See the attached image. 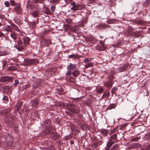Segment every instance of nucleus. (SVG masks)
<instances>
[{
  "label": "nucleus",
  "instance_id": "1",
  "mask_svg": "<svg viewBox=\"0 0 150 150\" xmlns=\"http://www.w3.org/2000/svg\"><path fill=\"white\" fill-rule=\"evenodd\" d=\"M14 121V117L11 115H8L5 118V122L8 126L13 124Z\"/></svg>",
  "mask_w": 150,
  "mask_h": 150
},
{
  "label": "nucleus",
  "instance_id": "2",
  "mask_svg": "<svg viewBox=\"0 0 150 150\" xmlns=\"http://www.w3.org/2000/svg\"><path fill=\"white\" fill-rule=\"evenodd\" d=\"M57 72V70L54 68H49L46 70L45 74L47 76L50 77L53 76Z\"/></svg>",
  "mask_w": 150,
  "mask_h": 150
},
{
  "label": "nucleus",
  "instance_id": "3",
  "mask_svg": "<svg viewBox=\"0 0 150 150\" xmlns=\"http://www.w3.org/2000/svg\"><path fill=\"white\" fill-rule=\"evenodd\" d=\"M67 108L69 110L74 113H78L79 112V110L73 104L69 105Z\"/></svg>",
  "mask_w": 150,
  "mask_h": 150
},
{
  "label": "nucleus",
  "instance_id": "4",
  "mask_svg": "<svg viewBox=\"0 0 150 150\" xmlns=\"http://www.w3.org/2000/svg\"><path fill=\"white\" fill-rule=\"evenodd\" d=\"M35 62L36 61L34 59H25L23 62V64L24 66L33 64H35Z\"/></svg>",
  "mask_w": 150,
  "mask_h": 150
},
{
  "label": "nucleus",
  "instance_id": "5",
  "mask_svg": "<svg viewBox=\"0 0 150 150\" xmlns=\"http://www.w3.org/2000/svg\"><path fill=\"white\" fill-rule=\"evenodd\" d=\"M84 8L85 5L84 4H82L81 5L80 4H76L74 7H71V9L76 11L78 10H82Z\"/></svg>",
  "mask_w": 150,
  "mask_h": 150
},
{
  "label": "nucleus",
  "instance_id": "6",
  "mask_svg": "<svg viewBox=\"0 0 150 150\" xmlns=\"http://www.w3.org/2000/svg\"><path fill=\"white\" fill-rule=\"evenodd\" d=\"M13 79V78L9 76H2L1 77L0 81L4 82L8 81H11Z\"/></svg>",
  "mask_w": 150,
  "mask_h": 150
},
{
  "label": "nucleus",
  "instance_id": "7",
  "mask_svg": "<svg viewBox=\"0 0 150 150\" xmlns=\"http://www.w3.org/2000/svg\"><path fill=\"white\" fill-rule=\"evenodd\" d=\"M76 64L70 63L69 65L67 67V68L68 70H74L76 68Z\"/></svg>",
  "mask_w": 150,
  "mask_h": 150
},
{
  "label": "nucleus",
  "instance_id": "8",
  "mask_svg": "<svg viewBox=\"0 0 150 150\" xmlns=\"http://www.w3.org/2000/svg\"><path fill=\"white\" fill-rule=\"evenodd\" d=\"M32 102V106L33 107V108H36L38 103V100L37 99H35L33 100Z\"/></svg>",
  "mask_w": 150,
  "mask_h": 150
},
{
  "label": "nucleus",
  "instance_id": "9",
  "mask_svg": "<svg viewBox=\"0 0 150 150\" xmlns=\"http://www.w3.org/2000/svg\"><path fill=\"white\" fill-rule=\"evenodd\" d=\"M22 40L23 41L25 45L28 44L30 41L29 38L26 37H23L22 38Z\"/></svg>",
  "mask_w": 150,
  "mask_h": 150
},
{
  "label": "nucleus",
  "instance_id": "10",
  "mask_svg": "<svg viewBox=\"0 0 150 150\" xmlns=\"http://www.w3.org/2000/svg\"><path fill=\"white\" fill-rule=\"evenodd\" d=\"M10 110L9 108L6 109L1 110L0 111V114L3 115H5L8 113L10 112Z\"/></svg>",
  "mask_w": 150,
  "mask_h": 150
},
{
  "label": "nucleus",
  "instance_id": "11",
  "mask_svg": "<svg viewBox=\"0 0 150 150\" xmlns=\"http://www.w3.org/2000/svg\"><path fill=\"white\" fill-rule=\"evenodd\" d=\"M14 10L17 14H19L20 13L21 9L20 8V5L17 4V5L16 7L14 8Z\"/></svg>",
  "mask_w": 150,
  "mask_h": 150
},
{
  "label": "nucleus",
  "instance_id": "12",
  "mask_svg": "<svg viewBox=\"0 0 150 150\" xmlns=\"http://www.w3.org/2000/svg\"><path fill=\"white\" fill-rule=\"evenodd\" d=\"M129 65L128 64H126L120 68V69L121 71H124L126 70L127 67H128Z\"/></svg>",
  "mask_w": 150,
  "mask_h": 150
},
{
  "label": "nucleus",
  "instance_id": "13",
  "mask_svg": "<svg viewBox=\"0 0 150 150\" xmlns=\"http://www.w3.org/2000/svg\"><path fill=\"white\" fill-rule=\"evenodd\" d=\"M30 87V85L29 84H20V87L22 90L26 89Z\"/></svg>",
  "mask_w": 150,
  "mask_h": 150
},
{
  "label": "nucleus",
  "instance_id": "14",
  "mask_svg": "<svg viewBox=\"0 0 150 150\" xmlns=\"http://www.w3.org/2000/svg\"><path fill=\"white\" fill-rule=\"evenodd\" d=\"M109 141L107 144V146L108 147V148L109 149V147L111 146L112 144L114 143V142L112 140L110 139H109Z\"/></svg>",
  "mask_w": 150,
  "mask_h": 150
},
{
  "label": "nucleus",
  "instance_id": "15",
  "mask_svg": "<svg viewBox=\"0 0 150 150\" xmlns=\"http://www.w3.org/2000/svg\"><path fill=\"white\" fill-rule=\"evenodd\" d=\"M116 21V20L114 19H108L107 21V23L108 24H113Z\"/></svg>",
  "mask_w": 150,
  "mask_h": 150
},
{
  "label": "nucleus",
  "instance_id": "16",
  "mask_svg": "<svg viewBox=\"0 0 150 150\" xmlns=\"http://www.w3.org/2000/svg\"><path fill=\"white\" fill-rule=\"evenodd\" d=\"M45 124L47 128L49 127L51 125L50 121L49 120H46L45 122Z\"/></svg>",
  "mask_w": 150,
  "mask_h": 150
},
{
  "label": "nucleus",
  "instance_id": "17",
  "mask_svg": "<svg viewBox=\"0 0 150 150\" xmlns=\"http://www.w3.org/2000/svg\"><path fill=\"white\" fill-rule=\"evenodd\" d=\"M46 132H48V133H54L55 132V129L54 128H50L46 130Z\"/></svg>",
  "mask_w": 150,
  "mask_h": 150
},
{
  "label": "nucleus",
  "instance_id": "18",
  "mask_svg": "<svg viewBox=\"0 0 150 150\" xmlns=\"http://www.w3.org/2000/svg\"><path fill=\"white\" fill-rule=\"evenodd\" d=\"M101 134L104 136H106L108 133V131L107 130H103L101 132Z\"/></svg>",
  "mask_w": 150,
  "mask_h": 150
},
{
  "label": "nucleus",
  "instance_id": "19",
  "mask_svg": "<svg viewBox=\"0 0 150 150\" xmlns=\"http://www.w3.org/2000/svg\"><path fill=\"white\" fill-rule=\"evenodd\" d=\"M4 29L5 30H6L7 31L11 32L12 31V28L9 26H8V25L6 26L5 27Z\"/></svg>",
  "mask_w": 150,
  "mask_h": 150
},
{
  "label": "nucleus",
  "instance_id": "20",
  "mask_svg": "<svg viewBox=\"0 0 150 150\" xmlns=\"http://www.w3.org/2000/svg\"><path fill=\"white\" fill-rule=\"evenodd\" d=\"M79 74V72L77 70H74L73 72V75L74 76H77Z\"/></svg>",
  "mask_w": 150,
  "mask_h": 150
},
{
  "label": "nucleus",
  "instance_id": "21",
  "mask_svg": "<svg viewBox=\"0 0 150 150\" xmlns=\"http://www.w3.org/2000/svg\"><path fill=\"white\" fill-rule=\"evenodd\" d=\"M110 95V93L108 91H106L103 94V98H107L109 97Z\"/></svg>",
  "mask_w": 150,
  "mask_h": 150
},
{
  "label": "nucleus",
  "instance_id": "22",
  "mask_svg": "<svg viewBox=\"0 0 150 150\" xmlns=\"http://www.w3.org/2000/svg\"><path fill=\"white\" fill-rule=\"evenodd\" d=\"M117 135L116 134H114L113 135H111L109 138V139L111 140L115 139L117 138Z\"/></svg>",
  "mask_w": 150,
  "mask_h": 150
},
{
  "label": "nucleus",
  "instance_id": "23",
  "mask_svg": "<svg viewBox=\"0 0 150 150\" xmlns=\"http://www.w3.org/2000/svg\"><path fill=\"white\" fill-rule=\"evenodd\" d=\"M93 66V64L92 63H88L85 65V67L87 69L89 67H92Z\"/></svg>",
  "mask_w": 150,
  "mask_h": 150
},
{
  "label": "nucleus",
  "instance_id": "24",
  "mask_svg": "<svg viewBox=\"0 0 150 150\" xmlns=\"http://www.w3.org/2000/svg\"><path fill=\"white\" fill-rule=\"evenodd\" d=\"M11 37L14 40H16L17 38V35L15 33L12 32L10 35Z\"/></svg>",
  "mask_w": 150,
  "mask_h": 150
},
{
  "label": "nucleus",
  "instance_id": "25",
  "mask_svg": "<svg viewBox=\"0 0 150 150\" xmlns=\"http://www.w3.org/2000/svg\"><path fill=\"white\" fill-rule=\"evenodd\" d=\"M45 150H55V148L54 146H51L49 147L45 148Z\"/></svg>",
  "mask_w": 150,
  "mask_h": 150
},
{
  "label": "nucleus",
  "instance_id": "26",
  "mask_svg": "<svg viewBox=\"0 0 150 150\" xmlns=\"http://www.w3.org/2000/svg\"><path fill=\"white\" fill-rule=\"evenodd\" d=\"M100 48L99 49V51H103L105 50V49H106V47L104 45H103L100 46H100L99 47Z\"/></svg>",
  "mask_w": 150,
  "mask_h": 150
},
{
  "label": "nucleus",
  "instance_id": "27",
  "mask_svg": "<svg viewBox=\"0 0 150 150\" xmlns=\"http://www.w3.org/2000/svg\"><path fill=\"white\" fill-rule=\"evenodd\" d=\"M16 47L19 51H21L23 49V47L22 46L15 45Z\"/></svg>",
  "mask_w": 150,
  "mask_h": 150
},
{
  "label": "nucleus",
  "instance_id": "28",
  "mask_svg": "<svg viewBox=\"0 0 150 150\" xmlns=\"http://www.w3.org/2000/svg\"><path fill=\"white\" fill-rule=\"evenodd\" d=\"M8 97L7 96H4L3 98V100L4 101L3 102L4 103H7L8 101Z\"/></svg>",
  "mask_w": 150,
  "mask_h": 150
},
{
  "label": "nucleus",
  "instance_id": "29",
  "mask_svg": "<svg viewBox=\"0 0 150 150\" xmlns=\"http://www.w3.org/2000/svg\"><path fill=\"white\" fill-rule=\"evenodd\" d=\"M78 56L76 55H75L74 54H72V55H69L68 56V57L69 58H74V59H76L77 58Z\"/></svg>",
  "mask_w": 150,
  "mask_h": 150
},
{
  "label": "nucleus",
  "instance_id": "30",
  "mask_svg": "<svg viewBox=\"0 0 150 150\" xmlns=\"http://www.w3.org/2000/svg\"><path fill=\"white\" fill-rule=\"evenodd\" d=\"M115 107L114 104L110 105H109L107 108L108 110H110L114 108Z\"/></svg>",
  "mask_w": 150,
  "mask_h": 150
},
{
  "label": "nucleus",
  "instance_id": "31",
  "mask_svg": "<svg viewBox=\"0 0 150 150\" xmlns=\"http://www.w3.org/2000/svg\"><path fill=\"white\" fill-rule=\"evenodd\" d=\"M117 89L118 88L117 87H114L113 88L111 91L112 93L113 94L115 93Z\"/></svg>",
  "mask_w": 150,
  "mask_h": 150
},
{
  "label": "nucleus",
  "instance_id": "32",
  "mask_svg": "<svg viewBox=\"0 0 150 150\" xmlns=\"http://www.w3.org/2000/svg\"><path fill=\"white\" fill-rule=\"evenodd\" d=\"M45 13L49 14H51L52 13L50 9L48 8H46L45 10Z\"/></svg>",
  "mask_w": 150,
  "mask_h": 150
},
{
  "label": "nucleus",
  "instance_id": "33",
  "mask_svg": "<svg viewBox=\"0 0 150 150\" xmlns=\"http://www.w3.org/2000/svg\"><path fill=\"white\" fill-rule=\"evenodd\" d=\"M116 129L115 128L112 129L110 131V135H111L115 133L116 132Z\"/></svg>",
  "mask_w": 150,
  "mask_h": 150
},
{
  "label": "nucleus",
  "instance_id": "34",
  "mask_svg": "<svg viewBox=\"0 0 150 150\" xmlns=\"http://www.w3.org/2000/svg\"><path fill=\"white\" fill-rule=\"evenodd\" d=\"M59 1V0H51L50 2L55 4H57Z\"/></svg>",
  "mask_w": 150,
  "mask_h": 150
},
{
  "label": "nucleus",
  "instance_id": "35",
  "mask_svg": "<svg viewBox=\"0 0 150 150\" xmlns=\"http://www.w3.org/2000/svg\"><path fill=\"white\" fill-rule=\"evenodd\" d=\"M4 4L5 6L7 7H9L10 6V3L8 1H6L4 2Z\"/></svg>",
  "mask_w": 150,
  "mask_h": 150
},
{
  "label": "nucleus",
  "instance_id": "36",
  "mask_svg": "<svg viewBox=\"0 0 150 150\" xmlns=\"http://www.w3.org/2000/svg\"><path fill=\"white\" fill-rule=\"evenodd\" d=\"M55 6H54V5H52L51 6L50 9L52 11L53 13L54 11H55Z\"/></svg>",
  "mask_w": 150,
  "mask_h": 150
},
{
  "label": "nucleus",
  "instance_id": "37",
  "mask_svg": "<svg viewBox=\"0 0 150 150\" xmlns=\"http://www.w3.org/2000/svg\"><path fill=\"white\" fill-rule=\"evenodd\" d=\"M32 15L34 17H37L38 16V13L37 12L35 11L33 12L32 13Z\"/></svg>",
  "mask_w": 150,
  "mask_h": 150
},
{
  "label": "nucleus",
  "instance_id": "38",
  "mask_svg": "<svg viewBox=\"0 0 150 150\" xmlns=\"http://www.w3.org/2000/svg\"><path fill=\"white\" fill-rule=\"evenodd\" d=\"M8 69L11 71H13L16 69V68L14 67H8Z\"/></svg>",
  "mask_w": 150,
  "mask_h": 150
},
{
  "label": "nucleus",
  "instance_id": "39",
  "mask_svg": "<svg viewBox=\"0 0 150 150\" xmlns=\"http://www.w3.org/2000/svg\"><path fill=\"white\" fill-rule=\"evenodd\" d=\"M139 139V137H136L133 138L132 139V140L134 141H138Z\"/></svg>",
  "mask_w": 150,
  "mask_h": 150
},
{
  "label": "nucleus",
  "instance_id": "40",
  "mask_svg": "<svg viewBox=\"0 0 150 150\" xmlns=\"http://www.w3.org/2000/svg\"><path fill=\"white\" fill-rule=\"evenodd\" d=\"M103 89L102 88H100L98 90V92L99 93H100L103 92Z\"/></svg>",
  "mask_w": 150,
  "mask_h": 150
},
{
  "label": "nucleus",
  "instance_id": "41",
  "mask_svg": "<svg viewBox=\"0 0 150 150\" xmlns=\"http://www.w3.org/2000/svg\"><path fill=\"white\" fill-rule=\"evenodd\" d=\"M10 2L12 6H14L15 4V3L13 0H11Z\"/></svg>",
  "mask_w": 150,
  "mask_h": 150
},
{
  "label": "nucleus",
  "instance_id": "42",
  "mask_svg": "<svg viewBox=\"0 0 150 150\" xmlns=\"http://www.w3.org/2000/svg\"><path fill=\"white\" fill-rule=\"evenodd\" d=\"M33 86L34 87L36 88L39 87L38 85L37 84V82H35L34 83Z\"/></svg>",
  "mask_w": 150,
  "mask_h": 150
},
{
  "label": "nucleus",
  "instance_id": "43",
  "mask_svg": "<svg viewBox=\"0 0 150 150\" xmlns=\"http://www.w3.org/2000/svg\"><path fill=\"white\" fill-rule=\"evenodd\" d=\"M17 42L18 45L21 44L22 43V41L20 39L17 40Z\"/></svg>",
  "mask_w": 150,
  "mask_h": 150
},
{
  "label": "nucleus",
  "instance_id": "44",
  "mask_svg": "<svg viewBox=\"0 0 150 150\" xmlns=\"http://www.w3.org/2000/svg\"><path fill=\"white\" fill-rule=\"evenodd\" d=\"M36 1L37 3H43L44 2L43 0H36Z\"/></svg>",
  "mask_w": 150,
  "mask_h": 150
},
{
  "label": "nucleus",
  "instance_id": "45",
  "mask_svg": "<svg viewBox=\"0 0 150 150\" xmlns=\"http://www.w3.org/2000/svg\"><path fill=\"white\" fill-rule=\"evenodd\" d=\"M76 5V3L75 2H73L71 3V5L72 6V7H74Z\"/></svg>",
  "mask_w": 150,
  "mask_h": 150
},
{
  "label": "nucleus",
  "instance_id": "46",
  "mask_svg": "<svg viewBox=\"0 0 150 150\" xmlns=\"http://www.w3.org/2000/svg\"><path fill=\"white\" fill-rule=\"evenodd\" d=\"M89 59L88 58H86L84 60V62L85 63H86L89 62Z\"/></svg>",
  "mask_w": 150,
  "mask_h": 150
},
{
  "label": "nucleus",
  "instance_id": "47",
  "mask_svg": "<svg viewBox=\"0 0 150 150\" xmlns=\"http://www.w3.org/2000/svg\"><path fill=\"white\" fill-rule=\"evenodd\" d=\"M71 74V72L70 71H68L66 74V75L69 76Z\"/></svg>",
  "mask_w": 150,
  "mask_h": 150
},
{
  "label": "nucleus",
  "instance_id": "48",
  "mask_svg": "<svg viewBox=\"0 0 150 150\" xmlns=\"http://www.w3.org/2000/svg\"><path fill=\"white\" fill-rule=\"evenodd\" d=\"M19 82L18 80H16L15 81L14 84L15 85H17L19 84Z\"/></svg>",
  "mask_w": 150,
  "mask_h": 150
},
{
  "label": "nucleus",
  "instance_id": "49",
  "mask_svg": "<svg viewBox=\"0 0 150 150\" xmlns=\"http://www.w3.org/2000/svg\"><path fill=\"white\" fill-rule=\"evenodd\" d=\"M5 55V53L4 52L0 51V56H4Z\"/></svg>",
  "mask_w": 150,
  "mask_h": 150
},
{
  "label": "nucleus",
  "instance_id": "50",
  "mask_svg": "<svg viewBox=\"0 0 150 150\" xmlns=\"http://www.w3.org/2000/svg\"><path fill=\"white\" fill-rule=\"evenodd\" d=\"M99 44L100 45V46L103 45H104L105 44L103 41H100L99 42Z\"/></svg>",
  "mask_w": 150,
  "mask_h": 150
},
{
  "label": "nucleus",
  "instance_id": "51",
  "mask_svg": "<svg viewBox=\"0 0 150 150\" xmlns=\"http://www.w3.org/2000/svg\"><path fill=\"white\" fill-rule=\"evenodd\" d=\"M138 23L139 24H141L142 25H144V23H143L142 21H139V23Z\"/></svg>",
  "mask_w": 150,
  "mask_h": 150
},
{
  "label": "nucleus",
  "instance_id": "52",
  "mask_svg": "<svg viewBox=\"0 0 150 150\" xmlns=\"http://www.w3.org/2000/svg\"><path fill=\"white\" fill-rule=\"evenodd\" d=\"M3 62V67H4L6 65V62L5 61H4Z\"/></svg>",
  "mask_w": 150,
  "mask_h": 150
},
{
  "label": "nucleus",
  "instance_id": "53",
  "mask_svg": "<svg viewBox=\"0 0 150 150\" xmlns=\"http://www.w3.org/2000/svg\"><path fill=\"white\" fill-rule=\"evenodd\" d=\"M150 149V144H149L147 146V150H148Z\"/></svg>",
  "mask_w": 150,
  "mask_h": 150
},
{
  "label": "nucleus",
  "instance_id": "54",
  "mask_svg": "<svg viewBox=\"0 0 150 150\" xmlns=\"http://www.w3.org/2000/svg\"><path fill=\"white\" fill-rule=\"evenodd\" d=\"M31 24L33 26H34L35 25V22H32L31 23Z\"/></svg>",
  "mask_w": 150,
  "mask_h": 150
},
{
  "label": "nucleus",
  "instance_id": "55",
  "mask_svg": "<svg viewBox=\"0 0 150 150\" xmlns=\"http://www.w3.org/2000/svg\"><path fill=\"white\" fill-rule=\"evenodd\" d=\"M81 27H83L84 26V24L83 23H81L79 25Z\"/></svg>",
  "mask_w": 150,
  "mask_h": 150
},
{
  "label": "nucleus",
  "instance_id": "56",
  "mask_svg": "<svg viewBox=\"0 0 150 150\" xmlns=\"http://www.w3.org/2000/svg\"><path fill=\"white\" fill-rule=\"evenodd\" d=\"M16 28V30L17 31L20 32V30L17 27Z\"/></svg>",
  "mask_w": 150,
  "mask_h": 150
},
{
  "label": "nucleus",
  "instance_id": "57",
  "mask_svg": "<svg viewBox=\"0 0 150 150\" xmlns=\"http://www.w3.org/2000/svg\"><path fill=\"white\" fill-rule=\"evenodd\" d=\"M3 35V34L1 33H0V37H1Z\"/></svg>",
  "mask_w": 150,
  "mask_h": 150
},
{
  "label": "nucleus",
  "instance_id": "58",
  "mask_svg": "<svg viewBox=\"0 0 150 150\" xmlns=\"http://www.w3.org/2000/svg\"><path fill=\"white\" fill-rule=\"evenodd\" d=\"M105 25L108 28H109L110 27V26L109 25H107V24H106Z\"/></svg>",
  "mask_w": 150,
  "mask_h": 150
},
{
  "label": "nucleus",
  "instance_id": "59",
  "mask_svg": "<svg viewBox=\"0 0 150 150\" xmlns=\"http://www.w3.org/2000/svg\"><path fill=\"white\" fill-rule=\"evenodd\" d=\"M21 104V103H19L17 104V105H20Z\"/></svg>",
  "mask_w": 150,
  "mask_h": 150
},
{
  "label": "nucleus",
  "instance_id": "60",
  "mask_svg": "<svg viewBox=\"0 0 150 150\" xmlns=\"http://www.w3.org/2000/svg\"><path fill=\"white\" fill-rule=\"evenodd\" d=\"M1 25H2V24L0 23V27L1 26Z\"/></svg>",
  "mask_w": 150,
  "mask_h": 150
},
{
  "label": "nucleus",
  "instance_id": "61",
  "mask_svg": "<svg viewBox=\"0 0 150 150\" xmlns=\"http://www.w3.org/2000/svg\"><path fill=\"white\" fill-rule=\"evenodd\" d=\"M1 125L0 124V129H1Z\"/></svg>",
  "mask_w": 150,
  "mask_h": 150
},
{
  "label": "nucleus",
  "instance_id": "62",
  "mask_svg": "<svg viewBox=\"0 0 150 150\" xmlns=\"http://www.w3.org/2000/svg\"><path fill=\"white\" fill-rule=\"evenodd\" d=\"M32 93L33 94H35V93H33V92H32Z\"/></svg>",
  "mask_w": 150,
  "mask_h": 150
}]
</instances>
